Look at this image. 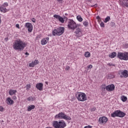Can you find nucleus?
<instances>
[{
	"label": "nucleus",
	"instance_id": "obj_13",
	"mask_svg": "<svg viewBox=\"0 0 128 128\" xmlns=\"http://www.w3.org/2000/svg\"><path fill=\"white\" fill-rule=\"evenodd\" d=\"M106 90H108V92H112V90H114V85L113 84L108 85L106 87Z\"/></svg>",
	"mask_w": 128,
	"mask_h": 128
},
{
	"label": "nucleus",
	"instance_id": "obj_20",
	"mask_svg": "<svg viewBox=\"0 0 128 128\" xmlns=\"http://www.w3.org/2000/svg\"><path fill=\"white\" fill-rule=\"evenodd\" d=\"M17 92L16 90H10L8 92V94L10 96H12L14 94H16V93Z\"/></svg>",
	"mask_w": 128,
	"mask_h": 128
},
{
	"label": "nucleus",
	"instance_id": "obj_16",
	"mask_svg": "<svg viewBox=\"0 0 128 128\" xmlns=\"http://www.w3.org/2000/svg\"><path fill=\"white\" fill-rule=\"evenodd\" d=\"M66 126V124L64 121L62 120L59 122V128H64Z\"/></svg>",
	"mask_w": 128,
	"mask_h": 128
},
{
	"label": "nucleus",
	"instance_id": "obj_28",
	"mask_svg": "<svg viewBox=\"0 0 128 128\" xmlns=\"http://www.w3.org/2000/svg\"><path fill=\"white\" fill-rule=\"evenodd\" d=\"M84 56L86 58H90V53L88 52H85Z\"/></svg>",
	"mask_w": 128,
	"mask_h": 128
},
{
	"label": "nucleus",
	"instance_id": "obj_33",
	"mask_svg": "<svg viewBox=\"0 0 128 128\" xmlns=\"http://www.w3.org/2000/svg\"><path fill=\"white\" fill-rule=\"evenodd\" d=\"M8 6V2H4L2 6H4V8H5V6Z\"/></svg>",
	"mask_w": 128,
	"mask_h": 128
},
{
	"label": "nucleus",
	"instance_id": "obj_23",
	"mask_svg": "<svg viewBox=\"0 0 128 128\" xmlns=\"http://www.w3.org/2000/svg\"><path fill=\"white\" fill-rule=\"evenodd\" d=\"M116 52H113L110 54H109V58H116Z\"/></svg>",
	"mask_w": 128,
	"mask_h": 128
},
{
	"label": "nucleus",
	"instance_id": "obj_52",
	"mask_svg": "<svg viewBox=\"0 0 128 128\" xmlns=\"http://www.w3.org/2000/svg\"><path fill=\"white\" fill-rule=\"evenodd\" d=\"M92 0H88V2H92Z\"/></svg>",
	"mask_w": 128,
	"mask_h": 128
},
{
	"label": "nucleus",
	"instance_id": "obj_24",
	"mask_svg": "<svg viewBox=\"0 0 128 128\" xmlns=\"http://www.w3.org/2000/svg\"><path fill=\"white\" fill-rule=\"evenodd\" d=\"M35 108H36V106H34V105L29 106L28 108V111L30 112V110H32L34 109Z\"/></svg>",
	"mask_w": 128,
	"mask_h": 128
},
{
	"label": "nucleus",
	"instance_id": "obj_30",
	"mask_svg": "<svg viewBox=\"0 0 128 128\" xmlns=\"http://www.w3.org/2000/svg\"><path fill=\"white\" fill-rule=\"evenodd\" d=\"M76 18L78 22H82V16H77Z\"/></svg>",
	"mask_w": 128,
	"mask_h": 128
},
{
	"label": "nucleus",
	"instance_id": "obj_37",
	"mask_svg": "<svg viewBox=\"0 0 128 128\" xmlns=\"http://www.w3.org/2000/svg\"><path fill=\"white\" fill-rule=\"evenodd\" d=\"M108 66H116L114 64H112L110 63H108Z\"/></svg>",
	"mask_w": 128,
	"mask_h": 128
},
{
	"label": "nucleus",
	"instance_id": "obj_50",
	"mask_svg": "<svg viewBox=\"0 0 128 128\" xmlns=\"http://www.w3.org/2000/svg\"><path fill=\"white\" fill-rule=\"evenodd\" d=\"M0 24H2V20H0Z\"/></svg>",
	"mask_w": 128,
	"mask_h": 128
},
{
	"label": "nucleus",
	"instance_id": "obj_49",
	"mask_svg": "<svg viewBox=\"0 0 128 128\" xmlns=\"http://www.w3.org/2000/svg\"><path fill=\"white\" fill-rule=\"evenodd\" d=\"M58 0V2H62V0Z\"/></svg>",
	"mask_w": 128,
	"mask_h": 128
},
{
	"label": "nucleus",
	"instance_id": "obj_48",
	"mask_svg": "<svg viewBox=\"0 0 128 128\" xmlns=\"http://www.w3.org/2000/svg\"><path fill=\"white\" fill-rule=\"evenodd\" d=\"M5 40H8V38H5Z\"/></svg>",
	"mask_w": 128,
	"mask_h": 128
},
{
	"label": "nucleus",
	"instance_id": "obj_17",
	"mask_svg": "<svg viewBox=\"0 0 128 128\" xmlns=\"http://www.w3.org/2000/svg\"><path fill=\"white\" fill-rule=\"evenodd\" d=\"M38 64V60H35L34 62H32L31 63H30L28 66L30 68H34V66H36Z\"/></svg>",
	"mask_w": 128,
	"mask_h": 128
},
{
	"label": "nucleus",
	"instance_id": "obj_31",
	"mask_svg": "<svg viewBox=\"0 0 128 128\" xmlns=\"http://www.w3.org/2000/svg\"><path fill=\"white\" fill-rule=\"evenodd\" d=\"M26 90L28 91V90H30V88L31 86H30V84H27V85L26 86Z\"/></svg>",
	"mask_w": 128,
	"mask_h": 128
},
{
	"label": "nucleus",
	"instance_id": "obj_18",
	"mask_svg": "<svg viewBox=\"0 0 128 128\" xmlns=\"http://www.w3.org/2000/svg\"><path fill=\"white\" fill-rule=\"evenodd\" d=\"M120 4L123 6L128 8V0H122V2H120Z\"/></svg>",
	"mask_w": 128,
	"mask_h": 128
},
{
	"label": "nucleus",
	"instance_id": "obj_35",
	"mask_svg": "<svg viewBox=\"0 0 128 128\" xmlns=\"http://www.w3.org/2000/svg\"><path fill=\"white\" fill-rule=\"evenodd\" d=\"M100 26H102V28H104V22H101V23L100 24Z\"/></svg>",
	"mask_w": 128,
	"mask_h": 128
},
{
	"label": "nucleus",
	"instance_id": "obj_45",
	"mask_svg": "<svg viewBox=\"0 0 128 128\" xmlns=\"http://www.w3.org/2000/svg\"><path fill=\"white\" fill-rule=\"evenodd\" d=\"M64 20H68V18L64 17Z\"/></svg>",
	"mask_w": 128,
	"mask_h": 128
},
{
	"label": "nucleus",
	"instance_id": "obj_27",
	"mask_svg": "<svg viewBox=\"0 0 128 128\" xmlns=\"http://www.w3.org/2000/svg\"><path fill=\"white\" fill-rule=\"evenodd\" d=\"M110 16H108L104 20V22L106 23L108 22H110Z\"/></svg>",
	"mask_w": 128,
	"mask_h": 128
},
{
	"label": "nucleus",
	"instance_id": "obj_38",
	"mask_svg": "<svg viewBox=\"0 0 128 128\" xmlns=\"http://www.w3.org/2000/svg\"><path fill=\"white\" fill-rule=\"evenodd\" d=\"M96 18L98 20H102V19L100 18V17L99 16H97Z\"/></svg>",
	"mask_w": 128,
	"mask_h": 128
},
{
	"label": "nucleus",
	"instance_id": "obj_36",
	"mask_svg": "<svg viewBox=\"0 0 128 128\" xmlns=\"http://www.w3.org/2000/svg\"><path fill=\"white\" fill-rule=\"evenodd\" d=\"M4 108L2 106H0V112H4Z\"/></svg>",
	"mask_w": 128,
	"mask_h": 128
},
{
	"label": "nucleus",
	"instance_id": "obj_9",
	"mask_svg": "<svg viewBox=\"0 0 128 128\" xmlns=\"http://www.w3.org/2000/svg\"><path fill=\"white\" fill-rule=\"evenodd\" d=\"M24 26L28 29V32H32L34 28L32 27V23L26 22Z\"/></svg>",
	"mask_w": 128,
	"mask_h": 128
},
{
	"label": "nucleus",
	"instance_id": "obj_46",
	"mask_svg": "<svg viewBox=\"0 0 128 128\" xmlns=\"http://www.w3.org/2000/svg\"><path fill=\"white\" fill-rule=\"evenodd\" d=\"M66 70H70V66H66Z\"/></svg>",
	"mask_w": 128,
	"mask_h": 128
},
{
	"label": "nucleus",
	"instance_id": "obj_39",
	"mask_svg": "<svg viewBox=\"0 0 128 128\" xmlns=\"http://www.w3.org/2000/svg\"><path fill=\"white\" fill-rule=\"evenodd\" d=\"M88 68H92V65L90 64L88 66Z\"/></svg>",
	"mask_w": 128,
	"mask_h": 128
},
{
	"label": "nucleus",
	"instance_id": "obj_10",
	"mask_svg": "<svg viewBox=\"0 0 128 128\" xmlns=\"http://www.w3.org/2000/svg\"><path fill=\"white\" fill-rule=\"evenodd\" d=\"M108 118L106 116H102L99 118L98 122L100 124H106L108 122Z\"/></svg>",
	"mask_w": 128,
	"mask_h": 128
},
{
	"label": "nucleus",
	"instance_id": "obj_8",
	"mask_svg": "<svg viewBox=\"0 0 128 128\" xmlns=\"http://www.w3.org/2000/svg\"><path fill=\"white\" fill-rule=\"evenodd\" d=\"M75 30L76 31L74 32V34L76 36L80 38L82 36V30H80V28L77 27Z\"/></svg>",
	"mask_w": 128,
	"mask_h": 128
},
{
	"label": "nucleus",
	"instance_id": "obj_42",
	"mask_svg": "<svg viewBox=\"0 0 128 128\" xmlns=\"http://www.w3.org/2000/svg\"><path fill=\"white\" fill-rule=\"evenodd\" d=\"M36 18H32V22H36Z\"/></svg>",
	"mask_w": 128,
	"mask_h": 128
},
{
	"label": "nucleus",
	"instance_id": "obj_7",
	"mask_svg": "<svg viewBox=\"0 0 128 128\" xmlns=\"http://www.w3.org/2000/svg\"><path fill=\"white\" fill-rule=\"evenodd\" d=\"M119 74L120 75V77L121 78H128V70H120L118 72Z\"/></svg>",
	"mask_w": 128,
	"mask_h": 128
},
{
	"label": "nucleus",
	"instance_id": "obj_43",
	"mask_svg": "<svg viewBox=\"0 0 128 128\" xmlns=\"http://www.w3.org/2000/svg\"><path fill=\"white\" fill-rule=\"evenodd\" d=\"M16 28H20V24H16Z\"/></svg>",
	"mask_w": 128,
	"mask_h": 128
},
{
	"label": "nucleus",
	"instance_id": "obj_6",
	"mask_svg": "<svg viewBox=\"0 0 128 128\" xmlns=\"http://www.w3.org/2000/svg\"><path fill=\"white\" fill-rule=\"evenodd\" d=\"M118 58H120V60H128V52H118Z\"/></svg>",
	"mask_w": 128,
	"mask_h": 128
},
{
	"label": "nucleus",
	"instance_id": "obj_44",
	"mask_svg": "<svg viewBox=\"0 0 128 128\" xmlns=\"http://www.w3.org/2000/svg\"><path fill=\"white\" fill-rule=\"evenodd\" d=\"M12 100H16V96H14L12 97Z\"/></svg>",
	"mask_w": 128,
	"mask_h": 128
},
{
	"label": "nucleus",
	"instance_id": "obj_4",
	"mask_svg": "<svg viewBox=\"0 0 128 128\" xmlns=\"http://www.w3.org/2000/svg\"><path fill=\"white\" fill-rule=\"evenodd\" d=\"M125 116L126 113L120 110H116L111 114V116L112 118H116V116H118V118H124Z\"/></svg>",
	"mask_w": 128,
	"mask_h": 128
},
{
	"label": "nucleus",
	"instance_id": "obj_40",
	"mask_svg": "<svg viewBox=\"0 0 128 128\" xmlns=\"http://www.w3.org/2000/svg\"><path fill=\"white\" fill-rule=\"evenodd\" d=\"M96 108H93L91 109V112H96Z\"/></svg>",
	"mask_w": 128,
	"mask_h": 128
},
{
	"label": "nucleus",
	"instance_id": "obj_32",
	"mask_svg": "<svg viewBox=\"0 0 128 128\" xmlns=\"http://www.w3.org/2000/svg\"><path fill=\"white\" fill-rule=\"evenodd\" d=\"M83 24L85 26H88V22L86 21H85V22H84Z\"/></svg>",
	"mask_w": 128,
	"mask_h": 128
},
{
	"label": "nucleus",
	"instance_id": "obj_21",
	"mask_svg": "<svg viewBox=\"0 0 128 128\" xmlns=\"http://www.w3.org/2000/svg\"><path fill=\"white\" fill-rule=\"evenodd\" d=\"M7 102H8V104H14V100H12V98H8L6 99Z\"/></svg>",
	"mask_w": 128,
	"mask_h": 128
},
{
	"label": "nucleus",
	"instance_id": "obj_29",
	"mask_svg": "<svg viewBox=\"0 0 128 128\" xmlns=\"http://www.w3.org/2000/svg\"><path fill=\"white\" fill-rule=\"evenodd\" d=\"M52 34V36H58V30H56V29L53 30Z\"/></svg>",
	"mask_w": 128,
	"mask_h": 128
},
{
	"label": "nucleus",
	"instance_id": "obj_22",
	"mask_svg": "<svg viewBox=\"0 0 128 128\" xmlns=\"http://www.w3.org/2000/svg\"><path fill=\"white\" fill-rule=\"evenodd\" d=\"M0 12H2L4 14L8 12L6 8L4 7V6H2L0 7Z\"/></svg>",
	"mask_w": 128,
	"mask_h": 128
},
{
	"label": "nucleus",
	"instance_id": "obj_51",
	"mask_svg": "<svg viewBox=\"0 0 128 128\" xmlns=\"http://www.w3.org/2000/svg\"><path fill=\"white\" fill-rule=\"evenodd\" d=\"M46 84H48V82H46Z\"/></svg>",
	"mask_w": 128,
	"mask_h": 128
},
{
	"label": "nucleus",
	"instance_id": "obj_5",
	"mask_svg": "<svg viewBox=\"0 0 128 128\" xmlns=\"http://www.w3.org/2000/svg\"><path fill=\"white\" fill-rule=\"evenodd\" d=\"M68 27L70 30H74L76 28H78V25L74 21L72 20H70L68 22Z\"/></svg>",
	"mask_w": 128,
	"mask_h": 128
},
{
	"label": "nucleus",
	"instance_id": "obj_15",
	"mask_svg": "<svg viewBox=\"0 0 128 128\" xmlns=\"http://www.w3.org/2000/svg\"><path fill=\"white\" fill-rule=\"evenodd\" d=\"M44 87V84L42 83H38L36 84V88H37V90H42Z\"/></svg>",
	"mask_w": 128,
	"mask_h": 128
},
{
	"label": "nucleus",
	"instance_id": "obj_19",
	"mask_svg": "<svg viewBox=\"0 0 128 128\" xmlns=\"http://www.w3.org/2000/svg\"><path fill=\"white\" fill-rule=\"evenodd\" d=\"M52 126L54 128H60V122H58V121H54L53 122Z\"/></svg>",
	"mask_w": 128,
	"mask_h": 128
},
{
	"label": "nucleus",
	"instance_id": "obj_14",
	"mask_svg": "<svg viewBox=\"0 0 128 128\" xmlns=\"http://www.w3.org/2000/svg\"><path fill=\"white\" fill-rule=\"evenodd\" d=\"M48 40H50V38H48V37L43 38L41 40V44L42 46H44L45 44H48Z\"/></svg>",
	"mask_w": 128,
	"mask_h": 128
},
{
	"label": "nucleus",
	"instance_id": "obj_25",
	"mask_svg": "<svg viewBox=\"0 0 128 128\" xmlns=\"http://www.w3.org/2000/svg\"><path fill=\"white\" fill-rule=\"evenodd\" d=\"M121 100L122 102H126V100H128V98H126V96H121Z\"/></svg>",
	"mask_w": 128,
	"mask_h": 128
},
{
	"label": "nucleus",
	"instance_id": "obj_3",
	"mask_svg": "<svg viewBox=\"0 0 128 128\" xmlns=\"http://www.w3.org/2000/svg\"><path fill=\"white\" fill-rule=\"evenodd\" d=\"M55 118H62L63 120H72L70 116L66 115V114L62 112H60L58 114L55 116Z\"/></svg>",
	"mask_w": 128,
	"mask_h": 128
},
{
	"label": "nucleus",
	"instance_id": "obj_26",
	"mask_svg": "<svg viewBox=\"0 0 128 128\" xmlns=\"http://www.w3.org/2000/svg\"><path fill=\"white\" fill-rule=\"evenodd\" d=\"M106 85L105 84H103L102 85L101 88L102 92H105L106 91Z\"/></svg>",
	"mask_w": 128,
	"mask_h": 128
},
{
	"label": "nucleus",
	"instance_id": "obj_47",
	"mask_svg": "<svg viewBox=\"0 0 128 128\" xmlns=\"http://www.w3.org/2000/svg\"><path fill=\"white\" fill-rule=\"evenodd\" d=\"M25 54H26V56H29V55H30V54H29L28 52H26L25 53Z\"/></svg>",
	"mask_w": 128,
	"mask_h": 128
},
{
	"label": "nucleus",
	"instance_id": "obj_1",
	"mask_svg": "<svg viewBox=\"0 0 128 128\" xmlns=\"http://www.w3.org/2000/svg\"><path fill=\"white\" fill-rule=\"evenodd\" d=\"M13 48L15 50H19V52H22L24 50V48L26 46V44L23 42L20 39L16 40L13 43Z\"/></svg>",
	"mask_w": 128,
	"mask_h": 128
},
{
	"label": "nucleus",
	"instance_id": "obj_2",
	"mask_svg": "<svg viewBox=\"0 0 128 128\" xmlns=\"http://www.w3.org/2000/svg\"><path fill=\"white\" fill-rule=\"evenodd\" d=\"M76 96L80 102H86L88 100L86 95L84 92H78L76 94Z\"/></svg>",
	"mask_w": 128,
	"mask_h": 128
},
{
	"label": "nucleus",
	"instance_id": "obj_11",
	"mask_svg": "<svg viewBox=\"0 0 128 128\" xmlns=\"http://www.w3.org/2000/svg\"><path fill=\"white\" fill-rule=\"evenodd\" d=\"M56 30H57V34L58 36H62V34L64 32V27H60Z\"/></svg>",
	"mask_w": 128,
	"mask_h": 128
},
{
	"label": "nucleus",
	"instance_id": "obj_41",
	"mask_svg": "<svg viewBox=\"0 0 128 128\" xmlns=\"http://www.w3.org/2000/svg\"><path fill=\"white\" fill-rule=\"evenodd\" d=\"M92 128V126H86L84 128Z\"/></svg>",
	"mask_w": 128,
	"mask_h": 128
},
{
	"label": "nucleus",
	"instance_id": "obj_53",
	"mask_svg": "<svg viewBox=\"0 0 128 128\" xmlns=\"http://www.w3.org/2000/svg\"><path fill=\"white\" fill-rule=\"evenodd\" d=\"M112 24H114V22H112Z\"/></svg>",
	"mask_w": 128,
	"mask_h": 128
},
{
	"label": "nucleus",
	"instance_id": "obj_12",
	"mask_svg": "<svg viewBox=\"0 0 128 128\" xmlns=\"http://www.w3.org/2000/svg\"><path fill=\"white\" fill-rule=\"evenodd\" d=\"M54 18H55L56 20H58L59 22H62V24H64V19L59 15L54 14Z\"/></svg>",
	"mask_w": 128,
	"mask_h": 128
},
{
	"label": "nucleus",
	"instance_id": "obj_34",
	"mask_svg": "<svg viewBox=\"0 0 128 128\" xmlns=\"http://www.w3.org/2000/svg\"><path fill=\"white\" fill-rule=\"evenodd\" d=\"M28 100L29 102H30V100H34V98H32V97H29L28 98Z\"/></svg>",
	"mask_w": 128,
	"mask_h": 128
}]
</instances>
